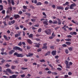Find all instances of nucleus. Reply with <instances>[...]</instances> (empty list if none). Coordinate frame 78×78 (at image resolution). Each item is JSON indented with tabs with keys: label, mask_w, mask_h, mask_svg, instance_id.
Instances as JSON below:
<instances>
[{
	"label": "nucleus",
	"mask_w": 78,
	"mask_h": 78,
	"mask_svg": "<svg viewBox=\"0 0 78 78\" xmlns=\"http://www.w3.org/2000/svg\"><path fill=\"white\" fill-rule=\"evenodd\" d=\"M14 56H16L17 57H21V58H22L24 56V55L23 54H18L17 52H16L14 54Z\"/></svg>",
	"instance_id": "1"
},
{
	"label": "nucleus",
	"mask_w": 78,
	"mask_h": 78,
	"mask_svg": "<svg viewBox=\"0 0 78 78\" xmlns=\"http://www.w3.org/2000/svg\"><path fill=\"white\" fill-rule=\"evenodd\" d=\"M45 33L48 35H50L51 32V29H48V30H45Z\"/></svg>",
	"instance_id": "2"
},
{
	"label": "nucleus",
	"mask_w": 78,
	"mask_h": 78,
	"mask_svg": "<svg viewBox=\"0 0 78 78\" xmlns=\"http://www.w3.org/2000/svg\"><path fill=\"white\" fill-rule=\"evenodd\" d=\"M6 70L7 72H9L10 73H11V74H14V72H12L11 69H7Z\"/></svg>",
	"instance_id": "3"
},
{
	"label": "nucleus",
	"mask_w": 78,
	"mask_h": 78,
	"mask_svg": "<svg viewBox=\"0 0 78 78\" xmlns=\"http://www.w3.org/2000/svg\"><path fill=\"white\" fill-rule=\"evenodd\" d=\"M18 75H13L12 76H10L9 77V78H17V76Z\"/></svg>",
	"instance_id": "4"
},
{
	"label": "nucleus",
	"mask_w": 78,
	"mask_h": 78,
	"mask_svg": "<svg viewBox=\"0 0 78 78\" xmlns=\"http://www.w3.org/2000/svg\"><path fill=\"white\" fill-rule=\"evenodd\" d=\"M57 20L58 21V25H61V24L62 21L61 20L58 18H57Z\"/></svg>",
	"instance_id": "5"
},
{
	"label": "nucleus",
	"mask_w": 78,
	"mask_h": 78,
	"mask_svg": "<svg viewBox=\"0 0 78 78\" xmlns=\"http://www.w3.org/2000/svg\"><path fill=\"white\" fill-rule=\"evenodd\" d=\"M47 44L45 43V44H43L44 46L42 47L43 49L44 48H45V49H47Z\"/></svg>",
	"instance_id": "6"
},
{
	"label": "nucleus",
	"mask_w": 78,
	"mask_h": 78,
	"mask_svg": "<svg viewBox=\"0 0 78 78\" xmlns=\"http://www.w3.org/2000/svg\"><path fill=\"white\" fill-rule=\"evenodd\" d=\"M27 57H30L31 56H33V54L29 53L28 55H26Z\"/></svg>",
	"instance_id": "7"
},
{
	"label": "nucleus",
	"mask_w": 78,
	"mask_h": 78,
	"mask_svg": "<svg viewBox=\"0 0 78 78\" xmlns=\"http://www.w3.org/2000/svg\"><path fill=\"white\" fill-rule=\"evenodd\" d=\"M56 51H53L51 52V54L53 55H56Z\"/></svg>",
	"instance_id": "8"
},
{
	"label": "nucleus",
	"mask_w": 78,
	"mask_h": 78,
	"mask_svg": "<svg viewBox=\"0 0 78 78\" xmlns=\"http://www.w3.org/2000/svg\"><path fill=\"white\" fill-rule=\"evenodd\" d=\"M14 17H15L16 19H17L18 18H20V16L19 15H15L14 16Z\"/></svg>",
	"instance_id": "9"
},
{
	"label": "nucleus",
	"mask_w": 78,
	"mask_h": 78,
	"mask_svg": "<svg viewBox=\"0 0 78 78\" xmlns=\"http://www.w3.org/2000/svg\"><path fill=\"white\" fill-rule=\"evenodd\" d=\"M57 9H62V10H64V8L62 7L58 6L57 7Z\"/></svg>",
	"instance_id": "10"
},
{
	"label": "nucleus",
	"mask_w": 78,
	"mask_h": 78,
	"mask_svg": "<svg viewBox=\"0 0 78 78\" xmlns=\"http://www.w3.org/2000/svg\"><path fill=\"white\" fill-rule=\"evenodd\" d=\"M27 42L29 43V44H32V41H31L30 40V39H28L27 41Z\"/></svg>",
	"instance_id": "11"
},
{
	"label": "nucleus",
	"mask_w": 78,
	"mask_h": 78,
	"mask_svg": "<svg viewBox=\"0 0 78 78\" xmlns=\"http://www.w3.org/2000/svg\"><path fill=\"white\" fill-rule=\"evenodd\" d=\"M14 51H14V50H12V51L9 52V54H10V55H12V53H14Z\"/></svg>",
	"instance_id": "12"
},
{
	"label": "nucleus",
	"mask_w": 78,
	"mask_h": 78,
	"mask_svg": "<svg viewBox=\"0 0 78 78\" xmlns=\"http://www.w3.org/2000/svg\"><path fill=\"white\" fill-rule=\"evenodd\" d=\"M18 48H19V47L15 46V47H13V49L14 50H18Z\"/></svg>",
	"instance_id": "13"
},
{
	"label": "nucleus",
	"mask_w": 78,
	"mask_h": 78,
	"mask_svg": "<svg viewBox=\"0 0 78 78\" xmlns=\"http://www.w3.org/2000/svg\"><path fill=\"white\" fill-rule=\"evenodd\" d=\"M0 8H1L0 9V11H2V10L3 9V5H0Z\"/></svg>",
	"instance_id": "14"
},
{
	"label": "nucleus",
	"mask_w": 78,
	"mask_h": 78,
	"mask_svg": "<svg viewBox=\"0 0 78 78\" xmlns=\"http://www.w3.org/2000/svg\"><path fill=\"white\" fill-rule=\"evenodd\" d=\"M69 4V2H66L65 4H63V6H66V5H68Z\"/></svg>",
	"instance_id": "15"
},
{
	"label": "nucleus",
	"mask_w": 78,
	"mask_h": 78,
	"mask_svg": "<svg viewBox=\"0 0 78 78\" xmlns=\"http://www.w3.org/2000/svg\"><path fill=\"white\" fill-rule=\"evenodd\" d=\"M66 44H67L68 45H69L71 44V43L70 42H66Z\"/></svg>",
	"instance_id": "16"
},
{
	"label": "nucleus",
	"mask_w": 78,
	"mask_h": 78,
	"mask_svg": "<svg viewBox=\"0 0 78 78\" xmlns=\"http://www.w3.org/2000/svg\"><path fill=\"white\" fill-rule=\"evenodd\" d=\"M11 2L12 5H15V3H14V0H11Z\"/></svg>",
	"instance_id": "17"
},
{
	"label": "nucleus",
	"mask_w": 78,
	"mask_h": 78,
	"mask_svg": "<svg viewBox=\"0 0 78 78\" xmlns=\"http://www.w3.org/2000/svg\"><path fill=\"white\" fill-rule=\"evenodd\" d=\"M3 23H4V26H7V24H6V20L3 21Z\"/></svg>",
	"instance_id": "18"
},
{
	"label": "nucleus",
	"mask_w": 78,
	"mask_h": 78,
	"mask_svg": "<svg viewBox=\"0 0 78 78\" xmlns=\"http://www.w3.org/2000/svg\"><path fill=\"white\" fill-rule=\"evenodd\" d=\"M18 50L19 51H23V49L20 48H19V47H18Z\"/></svg>",
	"instance_id": "19"
},
{
	"label": "nucleus",
	"mask_w": 78,
	"mask_h": 78,
	"mask_svg": "<svg viewBox=\"0 0 78 78\" xmlns=\"http://www.w3.org/2000/svg\"><path fill=\"white\" fill-rule=\"evenodd\" d=\"M9 10V9L10 10V11H11L12 10V8L11 7H9L8 9Z\"/></svg>",
	"instance_id": "20"
},
{
	"label": "nucleus",
	"mask_w": 78,
	"mask_h": 78,
	"mask_svg": "<svg viewBox=\"0 0 78 78\" xmlns=\"http://www.w3.org/2000/svg\"><path fill=\"white\" fill-rule=\"evenodd\" d=\"M33 34H30V35L28 36V37H31V38H32V37H33Z\"/></svg>",
	"instance_id": "21"
},
{
	"label": "nucleus",
	"mask_w": 78,
	"mask_h": 78,
	"mask_svg": "<svg viewBox=\"0 0 78 78\" xmlns=\"http://www.w3.org/2000/svg\"><path fill=\"white\" fill-rule=\"evenodd\" d=\"M65 41H71V39L70 38H68L67 39H65Z\"/></svg>",
	"instance_id": "22"
},
{
	"label": "nucleus",
	"mask_w": 78,
	"mask_h": 78,
	"mask_svg": "<svg viewBox=\"0 0 78 78\" xmlns=\"http://www.w3.org/2000/svg\"><path fill=\"white\" fill-rule=\"evenodd\" d=\"M47 22H48L47 21H44L43 22V23L44 24H45L46 25H48V23H47Z\"/></svg>",
	"instance_id": "23"
},
{
	"label": "nucleus",
	"mask_w": 78,
	"mask_h": 78,
	"mask_svg": "<svg viewBox=\"0 0 78 78\" xmlns=\"http://www.w3.org/2000/svg\"><path fill=\"white\" fill-rule=\"evenodd\" d=\"M67 37H68V38H70L72 37V36L70 35H67L66 36Z\"/></svg>",
	"instance_id": "24"
},
{
	"label": "nucleus",
	"mask_w": 78,
	"mask_h": 78,
	"mask_svg": "<svg viewBox=\"0 0 78 78\" xmlns=\"http://www.w3.org/2000/svg\"><path fill=\"white\" fill-rule=\"evenodd\" d=\"M54 34H55V33L53 32L52 34V37H55L56 35Z\"/></svg>",
	"instance_id": "25"
},
{
	"label": "nucleus",
	"mask_w": 78,
	"mask_h": 78,
	"mask_svg": "<svg viewBox=\"0 0 78 78\" xmlns=\"http://www.w3.org/2000/svg\"><path fill=\"white\" fill-rule=\"evenodd\" d=\"M70 66H69V65H66V68L67 69H69Z\"/></svg>",
	"instance_id": "26"
},
{
	"label": "nucleus",
	"mask_w": 78,
	"mask_h": 78,
	"mask_svg": "<svg viewBox=\"0 0 78 78\" xmlns=\"http://www.w3.org/2000/svg\"><path fill=\"white\" fill-rule=\"evenodd\" d=\"M40 62H45V61L44 59H42V60H40Z\"/></svg>",
	"instance_id": "27"
},
{
	"label": "nucleus",
	"mask_w": 78,
	"mask_h": 78,
	"mask_svg": "<svg viewBox=\"0 0 78 78\" xmlns=\"http://www.w3.org/2000/svg\"><path fill=\"white\" fill-rule=\"evenodd\" d=\"M42 5V3L41 2H38L37 4V5Z\"/></svg>",
	"instance_id": "28"
},
{
	"label": "nucleus",
	"mask_w": 78,
	"mask_h": 78,
	"mask_svg": "<svg viewBox=\"0 0 78 78\" xmlns=\"http://www.w3.org/2000/svg\"><path fill=\"white\" fill-rule=\"evenodd\" d=\"M11 23L12 24H14L15 23V20H13V21H11Z\"/></svg>",
	"instance_id": "29"
},
{
	"label": "nucleus",
	"mask_w": 78,
	"mask_h": 78,
	"mask_svg": "<svg viewBox=\"0 0 78 78\" xmlns=\"http://www.w3.org/2000/svg\"><path fill=\"white\" fill-rule=\"evenodd\" d=\"M65 52H66V54H68L69 53V50L67 49L65 50Z\"/></svg>",
	"instance_id": "30"
},
{
	"label": "nucleus",
	"mask_w": 78,
	"mask_h": 78,
	"mask_svg": "<svg viewBox=\"0 0 78 78\" xmlns=\"http://www.w3.org/2000/svg\"><path fill=\"white\" fill-rule=\"evenodd\" d=\"M3 37L4 38H5V39H8V37H6V36L5 35H4Z\"/></svg>",
	"instance_id": "31"
},
{
	"label": "nucleus",
	"mask_w": 78,
	"mask_h": 78,
	"mask_svg": "<svg viewBox=\"0 0 78 78\" xmlns=\"http://www.w3.org/2000/svg\"><path fill=\"white\" fill-rule=\"evenodd\" d=\"M53 24H57L58 23V21H55L53 22Z\"/></svg>",
	"instance_id": "32"
},
{
	"label": "nucleus",
	"mask_w": 78,
	"mask_h": 78,
	"mask_svg": "<svg viewBox=\"0 0 78 78\" xmlns=\"http://www.w3.org/2000/svg\"><path fill=\"white\" fill-rule=\"evenodd\" d=\"M65 64H66V65H68L69 64V62L68 61H67V60H66L65 62Z\"/></svg>",
	"instance_id": "33"
},
{
	"label": "nucleus",
	"mask_w": 78,
	"mask_h": 78,
	"mask_svg": "<svg viewBox=\"0 0 78 78\" xmlns=\"http://www.w3.org/2000/svg\"><path fill=\"white\" fill-rule=\"evenodd\" d=\"M71 9H73V6L72 5V4H71V5L70 6V8Z\"/></svg>",
	"instance_id": "34"
},
{
	"label": "nucleus",
	"mask_w": 78,
	"mask_h": 78,
	"mask_svg": "<svg viewBox=\"0 0 78 78\" xmlns=\"http://www.w3.org/2000/svg\"><path fill=\"white\" fill-rule=\"evenodd\" d=\"M21 78H24V77H25V75L24 74L21 75Z\"/></svg>",
	"instance_id": "35"
},
{
	"label": "nucleus",
	"mask_w": 78,
	"mask_h": 78,
	"mask_svg": "<svg viewBox=\"0 0 78 78\" xmlns=\"http://www.w3.org/2000/svg\"><path fill=\"white\" fill-rule=\"evenodd\" d=\"M5 66H6V67H9V66H10V65L8 64H7L5 65Z\"/></svg>",
	"instance_id": "36"
},
{
	"label": "nucleus",
	"mask_w": 78,
	"mask_h": 78,
	"mask_svg": "<svg viewBox=\"0 0 78 78\" xmlns=\"http://www.w3.org/2000/svg\"><path fill=\"white\" fill-rule=\"evenodd\" d=\"M41 30H42V29L41 28H39L38 30V32H39V33L41 32Z\"/></svg>",
	"instance_id": "37"
},
{
	"label": "nucleus",
	"mask_w": 78,
	"mask_h": 78,
	"mask_svg": "<svg viewBox=\"0 0 78 78\" xmlns=\"http://www.w3.org/2000/svg\"><path fill=\"white\" fill-rule=\"evenodd\" d=\"M42 51V50L41 49H38L37 50V51L38 52H39L40 51Z\"/></svg>",
	"instance_id": "38"
},
{
	"label": "nucleus",
	"mask_w": 78,
	"mask_h": 78,
	"mask_svg": "<svg viewBox=\"0 0 78 78\" xmlns=\"http://www.w3.org/2000/svg\"><path fill=\"white\" fill-rule=\"evenodd\" d=\"M68 49L69 50V51H72L73 50V49H72V47L69 48Z\"/></svg>",
	"instance_id": "39"
},
{
	"label": "nucleus",
	"mask_w": 78,
	"mask_h": 78,
	"mask_svg": "<svg viewBox=\"0 0 78 78\" xmlns=\"http://www.w3.org/2000/svg\"><path fill=\"white\" fill-rule=\"evenodd\" d=\"M15 66H11V69H15Z\"/></svg>",
	"instance_id": "40"
},
{
	"label": "nucleus",
	"mask_w": 78,
	"mask_h": 78,
	"mask_svg": "<svg viewBox=\"0 0 78 78\" xmlns=\"http://www.w3.org/2000/svg\"><path fill=\"white\" fill-rule=\"evenodd\" d=\"M69 9H70V8L66 7L65 8V10H66V11H67V10H68Z\"/></svg>",
	"instance_id": "41"
},
{
	"label": "nucleus",
	"mask_w": 78,
	"mask_h": 78,
	"mask_svg": "<svg viewBox=\"0 0 78 78\" xmlns=\"http://www.w3.org/2000/svg\"><path fill=\"white\" fill-rule=\"evenodd\" d=\"M21 69H22V70H26V69H28V68H27L22 67L21 68Z\"/></svg>",
	"instance_id": "42"
},
{
	"label": "nucleus",
	"mask_w": 78,
	"mask_h": 78,
	"mask_svg": "<svg viewBox=\"0 0 78 78\" xmlns=\"http://www.w3.org/2000/svg\"><path fill=\"white\" fill-rule=\"evenodd\" d=\"M19 46H21L22 45V42H20L18 44Z\"/></svg>",
	"instance_id": "43"
},
{
	"label": "nucleus",
	"mask_w": 78,
	"mask_h": 78,
	"mask_svg": "<svg viewBox=\"0 0 78 78\" xmlns=\"http://www.w3.org/2000/svg\"><path fill=\"white\" fill-rule=\"evenodd\" d=\"M8 1L9 3V5H10V4H11V0H8Z\"/></svg>",
	"instance_id": "44"
},
{
	"label": "nucleus",
	"mask_w": 78,
	"mask_h": 78,
	"mask_svg": "<svg viewBox=\"0 0 78 78\" xmlns=\"http://www.w3.org/2000/svg\"><path fill=\"white\" fill-rule=\"evenodd\" d=\"M49 23H50L51 24H52V23H53V22L51 20H50L49 21Z\"/></svg>",
	"instance_id": "45"
},
{
	"label": "nucleus",
	"mask_w": 78,
	"mask_h": 78,
	"mask_svg": "<svg viewBox=\"0 0 78 78\" xmlns=\"http://www.w3.org/2000/svg\"><path fill=\"white\" fill-rule=\"evenodd\" d=\"M68 75H72V73L71 72H69L68 73Z\"/></svg>",
	"instance_id": "46"
},
{
	"label": "nucleus",
	"mask_w": 78,
	"mask_h": 78,
	"mask_svg": "<svg viewBox=\"0 0 78 78\" xmlns=\"http://www.w3.org/2000/svg\"><path fill=\"white\" fill-rule=\"evenodd\" d=\"M74 7V6H76V4H75V3H73L71 4Z\"/></svg>",
	"instance_id": "47"
},
{
	"label": "nucleus",
	"mask_w": 78,
	"mask_h": 78,
	"mask_svg": "<svg viewBox=\"0 0 78 78\" xmlns=\"http://www.w3.org/2000/svg\"><path fill=\"white\" fill-rule=\"evenodd\" d=\"M57 69L58 70H59L60 71H61V70H62V69L60 68H57Z\"/></svg>",
	"instance_id": "48"
},
{
	"label": "nucleus",
	"mask_w": 78,
	"mask_h": 78,
	"mask_svg": "<svg viewBox=\"0 0 78 78\" xmlns=\"http://www.w3.org/2000/svg\"><path fill=\"white\" fill-rule=\"evenodd\" d=\"M2 13L3 14H5V10H3L2 12Z\"/></svg>",
	"instance_id": "49"
},
{
	"label": "nucleus",
	"mask_w": 78,
	"mask_h": 78,
	"mask_svg": "<svg viewBox=\"0 0 78 78\" xmlns=\"http://www.w3.org/2000/svg\"><path fill=\"white\" fill-rule=\"evenodd\" d=\"M73 64V63H72V62H70L69 63V65L70 66H72Z\"/></svg>",
	"instance_id": "50"
},
{
	"label": "nucleus",
	"mask_w": 78,
	"mask_h": 78,
	"mask_svg": "<svg viewBox=\"0 0 78 78\" xmlns=\"http://www.w3.org/2000/svg\"><path fill=\"white\" fill-rule=\"evenodd\" d=\"M26 15L29 16H31L30 13H26Z\"/></svg>",
	"instance_id": "51"
},
{
	"label": "nucleus",
	"mask_w": 78,
	"mask_h": 78,
	"mask_svg": "<svg viewBox=\"0 0 78 78\" xmlns=\"http://www.w3.org/2000/svg\"><path fill=\"white\" fill-rule=\"evenodd\" d=\"M74 34V35H76L77 34V33L76 32H73V35Z\"/></svg>",
	"instance_id": "52"
},
{
	"label": "nucleus",
	"mask_w": 78,
	"mask_h": 78,
	"mask_svg": "<svg viewBox=\"0 0 78 78\" xmlns=\"http://www.w3.org/2000/svg\"><path fill=\"white\" fill-rule=\"evenodd\" d=\"M43 73H42V71H40L39 73V75H42Z\"/></svg>",
	"instance_id": "53"
},
{
	"label": "nucleus",
	"mask_w": 78,
	"mask_h": 78,
	"mask_svg": "<svg viewBox=\"0 0 78 78\" xmlns=\"http://www.w3.org/2000/svg\"><path fill=\"white\" fill-rule=\"evenodd\" d=\"M1 54L2 55H7L6 54V53H4L3 52H2L1 53Z\"/></svg>",
	"instance_id": "54"
},
{
	"label": "nucleus",
	"mask_w": 78,
	"mask_h": 78,
	"mask_svg": "<svg viewBox=\"0 0 78 78\" xmlns=\"http://www.w3.org/2000/svg\"><path fill=\"white\" fill-rule=\"evenodd\" d=\"M10 33H11V32H10V30H7V34H9Z\"/></svg>",
	"instance_id": "55"
},
{
	"label": "nucleus",
	"mask_w": 78,
	"mask_h": 78,
	"mask_svg": "<svg viewBox=\"0 0 78 78\" xmlns=\"http://www.w3.org/2000/svg\"><path fill=\"white\" fill-rule=\"evenodd\" d=\"M23 7L24 8V9H27V6H26L25 5H24L23 6Z\"/></svg>",
	"instance_id": "56"
},
{
	"label": "nucleus",
	"mask_w": 78,
	"mask_h": 78,
	"mask_svg": "<svg viewBox=\"0 0 78 78\" xmlns=\"http://www.w3.org/2000/svg\"><path fill=\"white\" fill-rule=\"evenodd\" d=\"M62 46L63 47H67V45L64 44L62 45Z\"/></svg>",
	"instance_id": "57"
},
{
	"label": "nucleus",
	"mask_w": 78,
	"mask_h": 78,
	"mask_svg": "<svg viewBox=\"0 0 78 78\" xmlns=\"http://www.w3.org/2000/svg\"><path fill=\"white\" fill-rule=\"evenodd\" d=\"M27 49L29 50V49H30L31 48V47L30 46H27Z\"/></svg>",
	"instance_id": "58"
},
{
	"label": "nucleus",
	"mask_w": 78,
	"mask_h": 78,
	"mask_svg": "<svg viewBox=\"0 0 78 78\" xmlns=\"http://www.w3.org/2000/svg\"><path fill=\"white\" fill-rule=\"evenodd\" d=\"M15 37H18V36H19V34H16L15 35Z\"/></svg>",
	"instance_id": "59"
},
{
	"label": "nucleus",
	"mask_w": 78,
	"mask_h": 78,
	"mask_svg": "<svg viewBox=\"0 0 78 78\" xmlns=\"http://www.w3.org/2000/svg\"><path fill=\"white\" fill-rule=\"evenodd\" d=\"M14 62H15V63H16V64H18V63H19V61H14Z\"/></svg>",
	"instance_id": "60"
},
{
	"label": "nucleus",
	"mask_w": 78,
	"mask_h": 78,
	"mask_svg": "<svg viewBox=\"0 0 78 78\" xmlns=\"http://www.w3.org/2000/svg\"><path fill=\"white\" fill-rule=\"evenodd\" d=\"M22 44L23 45H26V44L25 42H22Z\"/></svg>",
	"instance_id": "61"
},
{
	"label": "nucleus",
	"mask_w": 78,
	"mask_h": 78,
	"mask_svg": "<svg viewBox=\"0 0 78 78\" xmlns=\"http://www.w3.org/2000/svg\"><path fill=\"white\" fill-rule=\"evenodd\" d=\"M24 61H25V62H27V61H28V60L27 59H24Z\"/></svg>",
	"instance_id": "62"
},
{
	"label": "nucleus",
	"mask_w": 78,
	"mask_h": 78,
	"mask_svg": "<svg viewBox=\"0 0 78 78\" xmlns=\"http://www.w3.org/2000/svg\"><path fill=\"white\" fill-rule=\"evenodd\" d=\"M47 54L48 55H50V51H48L47 52Z\"/></svg>",
	"instance_id": "63"
},
{
	"label": "nucleus",
	"mask_w": 78,
	"mask_h": 78,
	"mask_svg": "<svg viewBox=\"0 0 78 78\" xmlns=\"http://www.w3.org/2000/svg\"><path fill=\"white\" fill-rule=\"evenodd\" d=\"M22 11H20L18 13V14H22Z\"/></svg>",
	"instance_id": "64"
}]
</instances>
